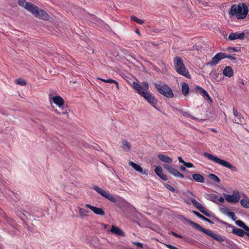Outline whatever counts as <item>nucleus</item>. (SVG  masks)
<instances>
[{
  "label": "nucleus",
  "mask_w": 249,
  "mask_h": 249,
  "mask_svg": "<svg viewBox=\"0 0 249 249\" xmlns=\"http://www.w3.org/2000/svg\"><path fill=\"white\" fill-rule=\"evenodd\" d=\"M18 3L20 6L24 7L37 18L43 20H47L49 18V16L46 11L39 9L36 6L30 2H27L25 0H18Z\"/></svg>",
  "instance_id": "nucleus-1"
},
{
  "label": "nucleus",
  "mask_w": 249,
  "mask_h": 249,
  "mask_svg": "<svg viewBox=\"0 0 249 249\" xmlns=\"http://www.w3.org/2000/svg\"><path fill=\"white\" fill-rule=\"evenodd\" d=\"M249 12V8L245 3L232 5L228 14L231 17H235L238 19L245 18Z\"/></svg>",
  "instance_id": "nucleus-2"
},
{
  "label": "nucleus",
  "mask_w": 249,
  "mask_h": 249,
  "mask_svg": "<svg viewBox=\"0 0 249 249\" xmlns=\"http://www.w3.org/2000/svg\"><path fill=\"white\" fill-rule=\"evenodd\" d=\"M191 224L195 229H196L198 230V231L213 237V239H214L218 242L221 243L223 241H225L226 245L224 244H222V245L223 246H227V245H228L229 246H231L233 244V242L232 241H231L229 239H225L224 240V239L221 236H220L219 235L214 233L212 231L204 229L202 226H201L200 225H199V224H198L195 222H191Z\"/></svg>",
  "instance_id": "nucleus-3"
},
{
  "label": "nucleus",
  "mask_w": 249,
  "mask_h": 249,
  "mask_svg": "<svg viewBox=\"0 0 249 249\" xmlns=\"http://www.w3.org/2000/svg\"><path fill=\"white\" fill-rule=\"evenodd\" d=\"M173 63L176 72L187 78H191V75L187 69L186 68L182 59L178 56L174 58Z\"/></svg>",
  "instance_id": "nucleus-4"
},
{
  "label": "nucleus",
  "mask_w": 249,
  "mask_h": 249,
  "mask_svg": "<svg viewBox=\"0 0 249 249\" xmlns=\"http://www.w3.org/2000/svg\"><path fill=\"white\" fill-rule=\"evenodd\" d=\"M203 156L207 158L209 160L213 161L214 163H218L223 166L226 167L233 172H237V168L229 162L226 161L224 160L220 159L217 157L207 152H204L203 153Z\"/></svg>",
  "instance_id": "nucleus-5"
},
{
  "label": "nucleus",
  "mask_w": 249,
  "mask_h": 249,
  "mask_svg": "<svg viewBox=\"0 0 249 249\" xmlns=\"http://www.w3.org/2000/svg\"><path fill=\"white\" fill-rule=\"evenodd\" d=\"M155 88L162 95L167 98H172L174 95L172 89L167 85L155 84Z\"/></svg>",
  "instance_id": "nucleus-6"
},
{
  "label": "nucleus",
  "mask_w": 249,
  "mask_h": 249,
  "mask_svg": "<svg viewBox=\"0 0 249 249\" xmlns=\"http://www.w3.org/2000/svg\"><path fill=\"white\" fill-rule=\"evenodd\" d=\"M188 196L192 204L197 208L198 210L208 217H210L211 215L208 213L207 210L202 205V204L198 202L196 199L195 195L192 193L189 192L188 193Z\"/></svg>",
  "instance_id": "nucleus-7"
},
{
  "label": "nucleus",
  "mask_w": 249,
  "mask_h": 249,
  "mask_svg": "<svg viewBox=\"0 0 249 249\" xmlns=\"http://www.w3.org/2000/svg\"><path fill=\"white\" fill-rule=\"evenodd\" d=\"M93 189L97 193L101 195L102 196L107 199L110 201L117 203L118 200V197H114L109 193L106 192L103 189H101L97 186H94Z\"/></svg>",
  "instance_id": "nucleus-8"
},
{
  "label": "nucleus",
  "mask_w": 249,
  "mask_h": 249,
  "mask_svg": "<svg viewBox=\"0 0 249 249\" xmlns=\"http://www.w3.org/2000/svg\"><path fill=\"white\" fill-rule=\"evenodd\" d=\"M53 103L57 105L62 110L61 112L58 111L57 109L55 110V112L58 114H66L67 111L64 109V100L60 96L57 95L53 97L52 99Z\"/></svg>",
  "instance_id": "nucleus-9"
},
{
  "label": "nucleus",
  "mask_w": 249,
  "mask_h": 249,
  "mask_svg": "<svg viewBox=\"0 0 249 249\" xmlns=\"http://www.w3.org/2000/svg\"><path fill=\"white\" fill-rule=\"evenodd\" d=\"M132 87L142 97L148 92L147 90L149 88L148 85L146 82H143L142 85H141L138 82H133Z\"/></svg>",
  "instance_id": "nucleus-10"
},
{
  "label": "nucleus",
  "mask_w": 249,
  "mask_h": 249,
  "mask_svg": "<svg viewBox=\"0 0 249 249\" xmlns=\"http://www.w3.org/2000/svg\"><path fill=\"white\" fill-rule=\"evenodd\" d=\"M225 199L230 203H236L238 202L240 199V195L238 191H234L233 195L224 194Z\"/></svg>",
  "instance_id": "nucleus-11"
},
{
  "label": "nucleus",
  "mask_w": 249,
  "mask_h": 249,
  "mask_svg": "<svg viewBox=\"0 0 249 249\" xmlns=\"http://www.w3.org/2000/svg\"><path fill=\"white\" fill-rule=\"evenodd\" d=\"M223 59H224L223 53H218L212 58L211 61L206 63V65L210 67L215 66Z\"/></svg>",
  "instance_id": "nucleus-12"
},
{
  "label": "nucleus",
  "mask_w": 249,
  "mask_h": 249,
  "mask_svg": "<svg viewBox=\"0 0 249 249\" xmlns=\"http://www.w3.org/2000/svg\"><path fill=\"white\" fill-rule=\"evenodd\" d=\"M164 167L170 174H172L174 177L180 178H185V176L183 174L180 173L177 169L172 166L166 164L164 165Z\"/></svg>",
  "instance_id": "nucleus-13"
},
{
  "label": "nucleus",
  "mask_w": 249,
  "mask_h": 249,
  "mask_svg": "<svg viewBox=\"0 0 249 249\" xmlns=\"http://www.w3.org/2000/svg\"><path fill=\"white\" fill-rule=\"evenodd\" d=\"M142 97L156 109L159 110L158 107H156L158 102L157 99L151 93L147 92Z\"/></svg>",
  "instance_id": "nucleus-14"
},
{
  "label": "nucleus",
  "mask_w": 249,
  "mask_h": 249,
  "mask_svg": "<svg viewBox=\"0 0 249 249\" xmlns=\"http://www.w3.org/2000/svg\"><path fill=\"white\" fill-rule=\"evenodd\" d=\"M85 207L91 210L95 214L101 216H104L105 214L104 211L100 208L93 206L89 204H85Z\"/></svg>",
  "instance_id": "nucleus-15"
},
{
  "label": "nucleus",
  "mask_w": 249,
  "mask_h": 249,
  "mask_svg": "<svg viewBox=\"0 0 249 249\" xmlns=\"http://www.w3.org/2000/svg\"><path fill=\"white\" fill-rule=\"evenodd\" d=\"M245 37V33H231L228 37L229 39L231 40H233L235 39H243Z\"/></svg>",
  "instance_id": "nucleus-16"
},
{
  "label": "nucleus",
  "mask_w": 249,
  "mask_h": 249,
  "mask_svg": "<svg viewBox=\"0 0 249 249\" xmlns=\"http://www.w3.org/2000/svg\"><path fill=\"white\" fill-rule=\"evenodd\" d=\"M186 178L192 180L194 179L195 181L199 183H204L205 181L204 177L199 174H194L192 175V178L190 177H186Z\"/></svg>",
  "instance_id": "nucleus-17"
},
{
  "label": "nucleus",
  "mask_w": 249,
  "mask_h": 249,
  "mask_svg": "<svg viewBox=\"0 0 249 249\" xmlns=\"http://www.w3.org/2000/svg\"><path fill=\"white\" fill-rule=\"evenodd\" d=\"M129 165L130 166H131L133 168H134L137 172H139L142 173L144 175L148 174V170H143L142 168L141 167V166L140 165L137 164L136 163H135L132 161H130L129 162Z\"/></svg>",
  "instance_id": "nucleus-18"
},
{
  "label": "nucleus",
  "mask_w": 249,
  "mask_h": 249,
  "mask_svg": "<svg viewBox=\"0 0 249 249\" xmlns=\"http://www.w3.org/2000/svg\"><path fill=\"white\" fill-rule=\"evenodd\" d=\"M232 229V233L235 235L240 237H243L245 235H246L248 237H249V231H246V232H245L242 229L234 228V227Z\"/></svg>",
  "instance_id": "nucleus-19"
},
{
  "label": "nucleus",
  "mask_w": 249,
  "mask_h": 249,
  "mask_svg": "<svg viewBox=\"0 0 249 249\" xmlns=\"http://www.w3.org/2000/svg\"><path fill=\"white\" fill-rule=\"evenodd\" d=\"M220 211L221 213L228 215L234 221H235V220L237 219V217L236 216L235 213L233 212L230 211V210L226 207L221 208Z\"/></svg>",
  "instance_id": "nucleus-20"
},
{
  "label": "nucleus",
  "mask_w": 249,
  "mask_h": 249,
  "mask_svg": "<svg viewBox=\"0 0 249 249\" xmlns=\"http://www.w3.org/2000/svg\"><path fill=\"white\" fill-rule=\"evenodd\" d=\"M110 232L112 233L115 234L118 236H124L125 234L124 232L119 227L112 225L111 228L110 230Z\"/></svg>",
  "instance_id": "nucleus-21"
},
{
  "label": "nucleus",
  "mask_w": 249,
  "mask_h": 249,
  "mask_svg": "<svg viewBox=\"0 0 249 249\" xmlns=\"http://www.w3.org/2000/svg\"><path fill=\"white\" fill-rule=\"evenodd\" d=\"M232 111L234 116L237 118V119L233 121V122L240 124L241 123L242 120L243 119V115L241 113H239L237 110L234 107L233 108Z\"/></svg>",
  "instance_id": "nucleus-22"
},
{
  "label": "nucleus",
  "mask_w": 249,
  "mask_h": 249,
  "mask_svg": "<svg viewBox=\"0 0 249 249\" xmlns=\"http://www.w3.org/2000/svg\"><path fill=\"white\" fill-rule=\"evenodd\" d=\"M223 74L226 77H231L233 75V71L231 66H226L223 71Z\"/></svg>",
  "instance_id": "nucleus-23"
},
{
  "label": "nucleus",
  "mask_w": 249,
  "mask_h": 249,
  "mask_svg": "<svg viewBox=\"0 0 249 249\" xmlns=\"http://www.w3.org/2000/svg\"><path fill=\"white\" fill-rule=\"evenodd\" d=\"M158 158L160 160L165 163L171 164L173 162V160L171 158L164 155L159 154L158 155Z\"/></svg>",
  "instance_id": "nucleus-24"
},
{
  "label": "nucleus",
  "mask_w": 249,
  "mask_h": 249,
  "mask_svg": "<svg viewBox=\"0 0 249 249\" xmlns=\"http://www.w3.org/2000/svg\"><path fill=\"white\" fill-rule=\"evenodd\" d=\"M180 112L183 116H184L185 117H187V118H190L194 120H196V121H197L199 122H202L204 121V120H203V119H198V118L192 116V115H191V114L189 112L183 111L182 110H180Z\"/></svg>",
  "instance_id": "nucleus-25"
},
{
  "label": "nucleus",
  "mask_w": 249,
  "mask_h": 249,
  "mask_svg": "<svg viewBox=\"0 0 249 249\" xmlns=\"http://www.w3.org/2000/svg\"><path fill=\"white\" fill-rule=\"evenodd\" d=\"M16 213L18 216L19 217L22 221H25V218H28V216L31 215L30 213L26 211L21 212L18 211H17Z\"/></svg>",
  "instance_id": "nucleus-26"
},
{
  "label": "nucleus",
  "mask_w": 249,
  "mask_h": 249,
  "mask_svg": "<svg viewBox=\"0 0 249 249\" xmlns=\"http://www.w3.org/2000/svg\"><path fill=\"white\" fill-rule=\"evenodd\" d=\"M205 198L208 200L212 201L215 203H218L216 201L218 197L216 194H207L205 195Z\"/></svg>",
  "instance_id": "nucleus-27"
},
{
  "label": "nucleus",
  "mask_w": 249,
  "mask_h": 249,
  "mask_svg": "<svg viewBox=\"0 0 249 249\" xmlns=\"http://www.w3.org/2000/svg\"><path fill=\"white\" fill-rule=\"evenodd\" d=\"M122 147L124 151L129 152L131 149V144L130 143L126 140H124L122 142Z\"/></svg>",
  "instance_id": "nucleus-28"
},
{
  "label": "nucleus",
  "mask_w": 249,
  "mask_h": 249,
  "mask_svg": "<svg viewBox=\"0 0 249 249\" xmlns=\"http://www.w3.org/2000/svg\"><path fill=\"white\" fill-rule=\"evenodd\" d=\"M189 91V87L187 83L183 82L181 86V92L184 96L188 94Z\"/></svg>",
  "instance_id": "nucleus-29"
},
{
  "label": "nucleus",
  "mask_w": 249,
  "mask_h": 249,
  "mask_svg": "<svg viewBox=\"0 0 249 249\" xmlns=\"http://www.w3.org/2000/svg\"><path fill=\"white\" fill-rule=\"evenodd\" d=\"M196 89L199 90L200 94L203 97H206L207 99H211V97L206 90L202 88L197 86Z\"/></svg>",
  "instance_id": "nucleus-30"
},
{
  "label": "nucleus",
  "mask_w": 249,
  "mask_h": 249,
  "mask_svg": "<svg viewBox=\"0 0 249 249\" xmlns=\"http://www.w3.org/2000/svg\"><path fill=\"white\" fill-rule=\"evenodd\" d=\"M77 209L78 210V213L81 217H84L88 216V214L89 213V211L86 210L80 207H78Z\"/></svg>",
  "instance_id": "nucleus-31"
},
{
  "label": "nucleus",
  "mask_w": 249,
  "mask_h": 249,
  "mask_svg": "<svg viewBox=\"0 0 249 249\" xmlns=\"http://www.w3.org/2000/svg\"><path fill=\"white\" fill-rule=\"evenodd\" d=\"M236 224L243 228L245 231H249V227L247 226L242 221L238 220L235 221Z\"/></svg>",
  "instance_id": "nucleus-32"
},
{
  "label": "nucleus",
  "mask_w": 249,
  "mask_h": 249,
  "mask_svg": "<svg viewBox=\"0 0 249 249\" xmlns=\"http://www.w3.org/2000/svg\"><path fill=\"white\" fill-rule=\"evenodd\" d=\"M97 79L98 80H100L105 83H114L116 85V88L117 89H119V86H118V82L115 80H113L112 79H103V78H98Z\"/></svg>",
  "instance_id": "nucleus-33"
},
{
  "label": "nucleus",
  "mask_w": 249,
  "mask_h": 249,
  "mask_svg": "<svg viewBox=\"0 0 249 249\" xmlns=\"http://www.w3.org/2000/svg\"><path fill=\"white\" fill-rule=\"evenodd\" d=\"M240 203L244 208H249V199L248 198L241 199Z\"/></svg>",
  "instance_id": "nucleus-34"
},
{
  "label": "nucleus",
  "mask_w": 249,
  "mask_h": 249,
  "mask_svg": "<svg viewBox=\"0 0 249 249\" xmlns=\"http://www.w3.org/2000/svg\"><path fill=\"white\" fill-rule=\"evenodd\" d=\"M209 178L216 183H219L220 182L219 178L214 174H210L209 175Z\"/></svg>",
  "instance_id": "nucleus-35"
},
{
  "label": "nucleus",
  "mask_w": 249,
  "mask_h": 249,
  "mask_svg": "<svg viewBox=\"0 0 249 249\" xmlns=\"http://www.w3.org/2000/svg\"><path fill=\"white\" fill-rule=\"evenodd\" d=\"M15 83L18 85L25 86L27 84V82L25 80L21 78H19L15 80Z\"/></svg>",
  "instance_id": "nucleus-36"
},
{
  "label": "nucleus",
  "mask_w": 249,
  "mask_h": 249,
  "mask_svg": "<svg viewBox=\"0 0 249 249\" xmlns=\"http://www.w3.org/2000/svg\"><path fill=\"white\" fill-rule=\"evenodd\" d=\"M131 19L140 24H142L144 23L143 19L138 18L137 17L134 16L131 17Z\"/></svg>",
  "instance_id": "nucleus-37"
},
{
  "label": "nucleus",
  "mask_w": 249,
  "mask_h": 249,
  "mask_svg": "<svg viewBox=\"0 0 249 249\" xmlns=\"http://www.w3.org/2000/svg\"><path fill=\"white\" fill-rule=\"evenodd\" d=\"M155 172L156 175L159 177L160 176V175L163 173L162 168L160 166H157L155 168Z\"/></svg>",
  "instance_id": "nucleus-38"
},
{
  "label": "nucleus",
  "mask_w": 249,
  "mask_h": 249,
  "mask_svg": "<svg viewBox=\"0 0 249 249\" xmlns=\"http://www.w3.org/2000/svg\"><path fill=\"white\" fill-rule=\"evenodd\" d=\"M215 220L220 222L221 224H223V225H226L229 228H233V226L231 225V224H228V223L226 222H224V221H221L220 220H219L218 218L215 217H214Z\"/></svg>",
  "instance_id": "nucleus-39"
},
{
  "label": "nucleus",
  "mask_w": 249,
  "mask_h": 249,
  "mask_svg": "<svg viewBox=\"0 0 249 249\" xmlns=\"http://www.w3.org/2000/svg\"><path fill=\"white\" fill-rule=\"evenodd\" d=\"M235 55V54L231 55V54H227L225 53H223L224 58H227L230 59L231 60H235L236 59Z\"/></svg>",
  "instance_id": "nucleus-40"
},
{
  "label": "nucleus",
  "mask_w": 249,
  "mask_h": 249,
  "mask_svg": "<svg viewBox=\"0 0 249 249\" xmlns=\"http://www.w3.org/2000/svg\"><path fill=\"white\" fill-rule=\"evenodd\" d=\"M193 213L196 215L198 217H199V218H200L202 220H204L205 217L204 216H203L202 214H201L200 213H199L198 212H196V211H194L193 212Z\"/></svg>",
  "instance_id": "nucleus-41"
},
{
  "label": "nucleus",
  "mask_w": 249,
  "mask_h": 249,
  "mask_svg": "<svg viewBox=\"0 0 249 249\" xmlns=\"http://www.w3.org/2000/svg\"><path fill=\"white\" fill-rule=\"evenodd\" d=\"M7 222L14 228H15V226L16 225L15 221H14L13 219H9L8 220H7Z\"/></svg>",
  "instance_id": "nucleus-42"
},
{
  "label": "nucleus",
  "mask_w": 249,
  "mask_h": 249,
  "mask_svg": "<svg viewBox=\"0 0 249 249\" xmlns=\"http://www.w3.org/2000/svg\"><path fill=\"white\" fill-rule=\"evenodd\" d=\"M165 186L166 188H167L168 190L171 191L172 192H175V188L174 187H173L172 186H171L170 185H169L168 184H166L165 185Z\"/></svg>",
  "instance_id": "nucleus-43"
},
{
  "label": "nucleus",
  "mask_w": 249,
  "mask_h": 249,
  "mask_svg": "<svg viewBox=\"0 0 249 249\" xmlns=\"http://www.w3.org/2000/svg\"><path fill=\"white\" fill-rule=\"evenodd\" d=\"M183 165L187 168H192L194 167V164L191 162H185Z\"/></svg>",
  "instance_id": "nucleus-44"
},
{
  "label": "nucleus",
  "mask_w": 249,
  "mask_h": 249,
  "mask_svg": "<svg viewBox=\"0 0 249 249\" xmlns=\"http://www.w3.org/2000/svg\"><path fill=\"white\" fill-rule=\"evenodd\" d=\"M227 50L229 51L230 52H237L238 50L234 48L231 47H229L227 48Z\"/></svg>",
  "instance_id": "nucleus-45"
},
{
  "label": "nucleus",
  "mask_w": 249,
  "mask_h": 249,
  "mask_svg": "<svg viewBox=\"0 0 249 249\" xmlns=\"http://www.w3.org/2000/svg\"><path fill=\"white\" fill-rule=\"evenodd\" d=\"M159 177L160 178H161L162 180H165V181H166L168 179L167 176L163 173Z\"/></svg>",
  "instance_id": "nucleus-46"
},
{
  "label": "nucleus",
  "mask_w": 249,
  "mask_h": 249,
  "mask_svg": "<svg viewBox=\"0 0 249 249\" xmlns=\"http://www.w3.org/2000/svg\"><path fill=\"white\" fill-rule=\"evenodd\" d=\"M170 234L173 235L174 236L176 237H178V238H182V236L178 234H177V233L175 232H173V231H171Z\"/></svg>",
  "instance_id": "nucleus-47"
},
{
  "label": "nucleus",
  "mask_w": 249,
  "mask_h": 249,
  "mask_svg": "<svg viewBox=\"0 0 249 249\" xmlns=\"http://www.w3.org/2000/svg\"><path fill=\"white\" fill-rule=\"evenodd\" d=\"M134 244L138 247H140L142 249L143 248V244L140 242H135L134 243Z\"/></svg>",
  "instance_id": "nucleus-48"
},
{
  "label": "nucleus",
  "mask_w": 249,
  "mask_h": 249,
  "mask_svg": "<svg viewBox=\"0 0 249 249\" xmlns=\"http://www.w3.org/2000/svg\"><path fill=\"white\" fill-rule=\"evenodd\" d=\"M206 222H208V223H209L210 224H213L214 223L211 221L210 219L206 218V217H205L204 219L203 220Z\"/></svg>",
  "instance_id": "nucleus-49"
},
{
  "label": "nucleus",
  "mask_w": 249,
  "mask_h": 249,
  "mask_svg": "<svg viewBox=\"0 0 249 249\" xmlns=\"http://www.w3.org/2000/svg\"><path fill=\"white\" fill-rule=\"evenodd\" d=\"M178 158L179 162L182 163L184 164L185 161L182 159V158L181 157H178Z\"/></svg>",
  "instance_id": "nucleus-50"
},
{
  "label": "nucleus",
  "mask_w": 249,
  "mask_h": 249,
  "mask_svg": "<svg viewBox=\"0 0 249 249\" xmlns=\"http://www.w3.org/2000/svg\"><path fill=\"white\" fill-rule=\"evenodd\" d=\"M180 169L182 171H187L185 168V166H180V167H179Z\"/></svg>",
  "instance_id": "nucleus-51"
},
{
  "label": "nucleus",
  "mask_w": 249,
  "mask_h": 249,
  "mask_svg": "<svg viewBox=\"0 0 249 249\" xmlns=\"http://www.w3.org/2000/svg\"><path fill=\"white\" fill-rule=\"evenodd\" d=\"M217 200H218L220 202H223L224 201V198L223 197H222V196H220Z\"/></svg>",
  "instance_id": "nucleus-52"
},
{
  "label": "nucleus",
  "mask_w": 249,
  "mask_h": 249,
  "mask_svg": "<svg viewBox=\"0 0 249 249\" xmlns=\"http://www.w3.org/2000/svg\"><path fill=\"white\" fill-rule=\"evenodd\" d=\"M211 130L213 132H216V130L214 128H211Z\"/></svg>",
  "instance_id": "nucleus-53"
},
{
  "label": "nucleus",
  "mask_w": 249,
  "mask_h": 249,
  "mask_svg": "<svg viewBox=\"0 0 249 249\" xmlns=\"http://www.w3.org/2000/svg\"><path fill=\"white\" fill-rule=\"evenodd\" d=\"M184 201H185L187 204H189V205H190V204H191L190 202H189L188 201L186 200H184Z\"/></svg>",
  "instance_id": "nucleus-54"
},
{
  "label": "nucleus",
  "mask_w": 249,
  "mask_h": 249,
  "mask_svg": "<svg viewBox=\"0 0 249 249\" xmlns=\"http://www.w3.org/2000/svg\"><path fill=\"white\" fill-rule=\"evenodd\" d=\"M241 83L242 85H244V84H245V83H244V80H242V81H241Z\"/></svg>",
  "instance_id": "nucleus-55"
},
{
  "label": "nucleus",
  "mask_w": 249,
  "mask_h": 249,
  "mask_svg": "<svg viewBox=\"0 0 249 249\" xmlns=\"http://www.w3.org/2000/svg\"><path fill=\"white\" fill-rule=\"evenodd\" d=\"M136 32H137V33H139V31H136Z\"/></svg>",
  "instance_id": "nucleus-56"
},
{
  "label": "nucleus",
  "mask_w": 249,
  "mask_h": 249,
  "mask_svg": "<svg viewBox=\"0 0 249 249\" xmlns=\"http://www.w3.org/2000/svg\"><path fill=\"white\" fill-rule=\"evenodd\" d=\"M42 215L38 216V217H42Z\"/></svg>",
  "instance_id": "nucleus-57"
}]
</instances>
